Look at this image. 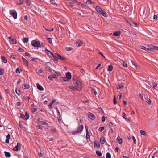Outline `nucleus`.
<instances>
[{"label":"nucleus","mask_w":158,"mask_h":158,"mask_svg":"<svg viewBox=\"0 0 158 158\" xmlns=\"http://www.w3.org/2000/svg\"><path fill=\"white\" fill-rule=\"evenodd\" d=\"M21 148V144L19 143H18L17 145L14 148L13 150L17 151L20 150Z\"/></svg>","instance_id":"7"},{"label":"nucleus","mask_w":158,"mask_h":158,"mask_svg":"<svg viewBox=\"0 0 158 158\" xmlns=\"http://www.w3.org/2000/svg\"><path fill=\"white\" fill-rule=\"evenodd\" d=\"M95 9L96 11L99 13L100 14L102 11V10L99 6H97L96 7Z\"/></svg>","instance_id":"16"},{"label":"nucleus","mask_w":158,"mask_h":158,"mask_svg":"<svg viewBox=\"0 0 158 158\" xmlns=\"http://www.w3.org/2000/svg\"><path fill=\"white\" fill-rule=\"evenodd\" d=\"M152 51L153 52H155V50H158V47L152 45Z\"/></svg>","instance_id":"21"},{"label":"nucleus","mask_w":158,"mask_h":158,"mask_svg":"<svg viewBox=\"0 0 158 158\" xmlns=\"http://www.w3.org/2000/svg\"><path fill=\"white\" fill-rule=\"evenodd\" d=\"M140 48L146 51H152V46L151 47L149 48H147L143 46H140Z\"/></svg>","instance_id":"6"},{"label":"nucleus","mask_w":158,"mask_h":158,"mask_svg":"<svg viewBox=\"0 0 158 158\" xmlns=\"http://www.w3.org/2000/svg\"><path fill=\"white\" fill-rule=\"evenodd\" d=\"M152 85L153 86V88L155 89H156L157 87V85L156 83H155V82H154L152 83Z\"/></svg>","instance_id":"36"},{"label":"nucleus","mask_w":158,"mask_h":158,"mask_svg":"<svg viewBox=\"0 0 158 158\" xmlns=\"http://www.w3.org/2000/svg\"><path fill=\"white\" fill-rule=\"evenodd\" d=\"M66 77L69 79L71 78V74L70 72H68L66 73Z\"/></svg>","instance_id":"25"},{"label":"nucleus","mask_w":158,"mask_h":158,"mask_svg":"<svg viewBox=\"0 0 158 158\" xmlns=\"http://www.w3.org/2000/svg\"><path fill=\"white\" fill-rule=\"evenodd\" d=\"M4 153L5 154L6 157H10L11 156L9 152L4 151Z\"/></svg>","instance_id":"20"},{"label":"nucleus","mask_w":158,"mask_h":158,"mask_svg":"<svg viewBox=\"0 0 158 158\" xmlns=\"http://www.w3.org/2000/svg\"><path fill=\"white\" fill-rule=\"evenodd\" d=\"M37 87L38 89L40 91H43L44 90V88L39 84H37Z\"/></svg>","instance_id":"18"},{"label":"nucleus","mask_w":158,"mask_h":158,"mask_svg":"<svg viewBox=\"0 0 158 158\" xmlns=\"http://www.w3.org/2000/svg\"><path fill=\"white\" fill-rule=\"evenodd\" d=\"M114 98L113 100V103L114 104H116L117 103L116 98L115 96H114Z\"/></svg>","instance_id":"45"},{"label":"nucleus","mask_w":158,"mask_h":158,"mask_svg":"<svg viewBox=\"0 0 158 158\" xmlns=\"http://www.w3.org/2000/svg\"><path fill=\"white\" fill-rule=\"evenodd\" d=\"M121 32L118 31H117L116 32H114L113 33V35L115 36H118L120 35Z\"/></svg>","instance_id":"27"},{"label":"nucleus","mask_w":158,"mask_h":158,"mask_svg":"<svg viewBox=\"0 0 158 158\" xmlns=\"http://www.w3.org/2000/svg\"><path fill=\"white\" fill-rule=\"evenodd\" d=\"M45 52L49 56L52 57L53 55V53L52 52L47 49H45Z\"/></svg>","instance_id":"9"},{"label":"nucleus","mask_w":158,"mask_h":158,"mask_svg":"<svg viewBox=\"0 0 158 158\" xmlns=\"http://www.w3.org/2000/svg\"><path fill=\"white\" fill-rule=\"evenodd\" d=\"M69 5L71 7H73L74 6L73 3V2H69Z\"/></svg>","instance_id":"49"},{"label":"nucleus","mask_w":158,"mask_h":158,"mask_svg":"<svg viewBox=\"0 0 158 158\" xmlns=\"http://www.w3.org/2000/svg\"><path fill=\"white\" fill-rule=\"evenodd\" d=\"M23 42L24 43H27L28 41V38H24L23 40Z\"/></svg>","instance_id":"37"},{"label":"nucleus","mask_w":158,"mask_h":158,"mask_svg":"<svg viewBox=\"0 0 158 158\" xmlns=\"http://www.w3.org/2000/svg\"><path fill=\"white\" fill-rule=\"evenodd\" d=\"M106 158H111V155L110 153H107L106 155Z\"/></svg>","instance_id":"41"},{"label":"nucleus","mask_w":158,"mask_h":158,"mask_svg":"<svg viewBox=\"0 0 158 158\" xmlns=\"http://www.w3.org/2000/svg\"><path fill=\"white\" fill-rule=\"evenodd\" d=\"M123 117L125 119H126L127 118H126V114L124 112H123Z\"/></svg>","instance_id":"47"},{"label":"nucleus","mask_w":158,"mask_h":158,"mask_svg":"<svg viewBox=\"0 0 158 158\" xmlns=\"http://www.w3.org/2000/svg\"><path fill=\"white\" fill-rule=\"evenodd\" d=\"M16 73H20V71L19 70V68H18L16 69Z\"/></svg>","instance_id":"57"},{"label":"nucleus","mask_w":158,"mask_h":158,"mask_svg":"<svg viewBox=\"0 0 158 158\" xmlns=\"http://www.w3.org/2000/svg\"><path fill=\"white\" fill-rule=\"evenodd\" d=\"M48 42L50 43H52V40L50 38H48Z\"/></svg>","instance_id":"52"},{"label":"nucleus","mask_w":158,"mask_h":158,"mask_svg":"<svg viewBox=\"0 0 158 158\" xmlns=\"http://www.w3.org/2000/svg\"><path fill=\"white\" fill-rule=\"evenodd\" d=\"M70 0L75 3H77V2H78L77 1V0Z\"/></svg>","instance_id":"62"},{"label":"nucleus","mask_w":158,"mask_h":158,"mask_svg":"<svg viewBox=\"0 0 158 158\" xmlns=\"http://www.w3.org/2000/svg\"><path fill=\"white\" fill-rule=\"evenodd\" d=\"M29 117V115L27 113H26L24 115V119L27 120L28 119Z\"/></svg>","instance_id":"32"},{"label":"nucleus","mask_w":158,"mask_h":158,"mask_svg":"<svg viewBox=\"0 0 158 158\" xmlns=\"http://www.w3.org/2000/svg\"><path fill=\"white\" fill-rule=\"evenodd\" d=\"M103 16L107 17L108 16V15L106 14V13L103 10L100 13Z\"/></svg>","instance_id":"19"},{"label":"nucleus","mask_w":158,"mask_h":158,"mask_svg":"<svg viewBox=\"0 0 158 158\" xmlns=\"http://www.w3.org/2000/svg\"><path fill=\"white\" fill-rule=\"evenodd\" d=\"M104 127H100L99 129V131H102L104 130Z\"/></svg>","instance_id":"50"},{"label":"nucleus","mask_w":158,"mask_h":158,"mask_svg":"<svg viewBox=\"0 0 158 158\" xmlns=\"http://www.w3.org/2000/svg\"><path fill=\"white\" fill-rule=\"evenodd\" d=\"M51 2L53 4H56L55 0H50Z\"/></svg>","instance_id":"61"},{"label":"nucleus","mask_w":158,"mask_h":158,"mask_svg":"<svg viewBox=\"0 0 158 158\" xmlns=\"http://www.w3.org/2000/svg\"><path fill=\"white\" fill-rule=\"evenodd\" d=\"M46 69V70L47 71H49L50 72H51V69H50L49 67H46V69Z\"/></svg>","instance_id":"56"},{"label":"nucleus","mask_w":158,"mask_h":158,"mask_svg":"<svg viewBox=\"0 0 158 158\" xmlns=\"http://www.w3.org/2000/svg\"><path fill=\"white\" fill-rule=\"evenodd\" d=\"M95 9L96 11L99 13L100 14L102 11V10L99 6H97L96 7Z\"/></svg>","instance_id":"14"},{"label":"nucleus","mask_w":158,"mask_h":158,"mask_svg":"<svg viewBox=\"0 0 158 158\" xmlns=\"http://www.w3.org/2000/svg\"><path fill=\"white\" fill-rule=\"evenodd\" d=\"M73 79L76 90H81L82 87V84L81 81L78 80L76 77L73 78Z\"/></svg>","instance_id":"1"},{"label":"nucleus","mask_w":158,"mask_h":158,"mask_svg":"<svg viewBox=\"0 0 158 158\" xmlns=\"http://www.w3.org/2000/svg\"><path fill=\"white\" fill-rule=\"evenodd\" d=\"M8 38L11 40L10 41L9 40V41L10 43L14 44H15L16 43V42L15 40L13 39H11V37H9Z\"/></svg>","instance_id":"17"},{"label":"nucleus","mask_w":158,"mask_h":158,"mask_svg":"<svg viewBox=\"0 0 158 158\" xmlns=\"http://www.w3.org/2000/svg\"><path fill=\"white\" fill-rule=\"evenodd\" d=\"M128 62H129V63H130V62L133 65H134V68H136V65L133 63V61L132 60H130L129 61V62L128 61Z\"/></svg>","instance_id":"42"},{"label":"nucleus","mask_w":158,"mask_h":158,"mask_svg":"<svg viewBox=\"0 0 158 158\" xmlns=\"http://www.w3.org/2000/svg\"><path fill=\"white\" fill-rule=\"evenodd\" d=\"M69 88L70 89H71L72 90H76V87L75 88V87L73 86H70L69 87Z\"/></svg>","instance_id":"43"},{"label":"nucleus","mask_w":158,"mask_h":158,"mask_svg":"<svg viewBox=\"0 0 158 158\" xmlns=\"http://www.w3.org/2000/svg\"><path fill=\"white\" fill-rule=\"evenodd\" d=\"M56 101V99H53L49 105H48V107L50 109H52V105Z\"/></svg>","instance_id":"13"},{"label":"nucleus","mask_w":158,"mask_h":158,"mask_svg":"<svg viewBox=\"0 0 158 158\" xmlns=\"http://www.w3.org/2000/svg\"><path fill=\"white\" fill-rule=\"evenodd\" d=\"M76 45L77 46V47L81 46L83 44V42L81 40H77L76 41Z\"/></svg>","instance_id":"12"},{"label":"nucleus","mask_w":158,"mask_h":158,"mask_svg":"<svg viewBox=\"0 0 158 158\" xmlns=\"http://www.w3.org/2000/svg\"><path fill=\"white\" fill-rule=\"evenodd\" d=\"M2 60V61L4 63H6L7 62L6 59L5 58V57L4 56H2L1 57Z\"/></svg>","instance_id":"29"},{"label":"nucleus","mask_w":158,"mask_h":158,"mask_svg":"<svg viewBox=\"0 0 158 158\" xmlns=\"http://www.w3.org/2000/svg\"><path fill=\"white\" fill-rule=\"evenodd\" d=\"M40 123L42 125H47L48 124L47 123L43 121H41L40 122Z\"/></svg>","instance_id":"44"},{"label":"nucleus","mask_w":158,"mask_h":158,"mask_svg":"<svg viewBox=\"0 0 158 158\" xmlns=\"http://www.w3.org/2000/svg\"><path fill=\"white\" fill-rule=\"evenodd\" d=\"M83 126L82 125L79 126L76 131H73L72 132L73 135H75L78 133H80L82 131L83 129Z\"/></svg>","instance_id":"2"},{"label":"nucleus","mask_w":158,"mask_h":158,"mask_svg":"<svg viewBox=\"0 0 158 158\" xmlns=\"http://www.w3.org/2000/svg\"><path fill=\"white\" fill-rule=\"evenodd\" d=\"M123 87V85H119L117 86L116 89H117L118 90L121 89Z\"/></svg>","instance_id":"39"},{"label":"nucleus","mask_w":158,"mask_h":158,"mask_svg":"<svg viewBox=\"0 0 158 158\" xmlns=\"http://www.w3.org/2000/svg\"><path fill=\"white\" fill-rule=\"evenodd\" d=\"M63 78L64 80L65 81H67L69 79H68V78H67L66 77H64Z\"/></svg>","instance_id":"53"},{"label":"nucleus","mask_w":158,"mask_h":158,"mask_svg":"<svg viewBox=\"0 0 158 158\" xmlns=\"http://www.w3.org/2000/svg\"><path fill=\"white\" fill-rule=\"evenodd\" d=\"M21 82V80L20 79H19L17 82V84H19Z\"/></svg>","instance_id":"58"},{"label":"nucleus","mask_w":158,"mask_h":158,"mask_svg":"<svg viewBox=\"0 0 158 158\" xmlns=\"http://www.w3.org/2000/svg\"><path fill=\"white\" fill-rule=\"evenodd\" d=\"M95 9L96 11L99 13L100 14L102 11V10L99 6H97L96 7Z\"/></svg>","instance_id":"15"},{"label":"nucleus","mask_w":158,"mask_h":158,"mask_svg":"<svg viewBox=\"0 0 158 158\" xmlns=\"http://www.w3.org/2000/svg\"><path fill=\"white\" fill-rule=\"evenodd\" d=\"M132 138H133V140H134V143L135 144H136V140L135 138V137L134 136H133Z\"/></svg>","instance_id":"54"},{"label":"nucleus","mask_w":158,"mask_h":158,"mask_svg":"<svg viewBox=\"0 0 158 158\" xmlns=\"http://www.w3.org/2000/svg\"><path fill=\"white\" fill-rule=\"evenodd\" d=\"M77 4L78 5L81 6L82 7H84L85 8L87 7L86 5L85 4H83L81 2H78Z\"/></svg>","instance_id":"24"},{"label":"nucleus","mask_w":158,"mask_h":158,"mask_svg":"<svg viewBox=\"0 0 158 158\" xmlns=\"http://www.w3.org/2000/svg\"><path fill=\"white\" fill-rule=\"evenodd\" d=\"M3 70H2L1 69H0V75L3 74Z\"/></svg>","instance_id":"59"},{"label":"nucleus","mask_w":158,"mask_h":158,"mask_svg":"<svg viewBox=\"0 0 158 158\" xmlns=\"http://www.w3.org/2000/svg\"><path fill=\"white\" fill-rule=\"evenodd\" d=\"M96 154L98 156H100L102 155V153L101 152L98 151H96Z\"/></svg>","instance_id":"35"},{"label":"nucleus","mask_w":158,"mask_h":158,"mask_svg":"<svg viewBox=\"0 0 158 158\" xmlns=\"http://www.w3.org/2000/svg\"><path fill=\"white\" fill-rule=\"evenodd\" d=\"M58 73H55L53 74H52L50 75V76H48V78L49 80L52 81L53 78H57V75H58Z\"/></svg>","instance_id":"4"},{"label":"nucleus","mask_w":158,"mask_h":158,"mask_svg":"<svg viewBox=\"0 0 158 158\" xmlns=\"http://www.w3.org/2000/svg\"><path fill=\"white\" fill-rule=\"evenodd\" d=\"M52 56L54 57L55 58H56L58 59H59V57H60V55L56 53H55L54 55L53 54V55Z\"/></svg>","instance_id":"28"},{"label":"nucleus","mask_w":158,"mask_h":158,"mask_svg":"<svg viewBox=\"0 0 158 158\" xmlns=\"http://www.w3.org/2000/svg\"><path fill=\"white\" fill-rule=\"evenodd\" d=\"M43 72V71L42 70H39L37 72V73L38 74H40V73H42Z\"/></svg>","instance_id":"46"},{"label":"nucleus","mask_w":158,"mask_h":158,"mask_svg":"<svg viewBox=\"0 0 158 158\" xmlns=\"http://www.w3.org/2000/svg\"><path fill=\"white\" fill-rule=\"evenodd\" d=\"M85 127L86 129V137L87 140H88L90 138L89 134L88 131V127L86 126H85Z\"/></svg>","instance_id":"10"},{"label":"nucleus","mask_w":158,"mask_h":158,"mask_svg":"<svg viewBox=\"0 0 158 158\" xmlns=\"http://www.w3.org/2000/svg\"><path fill=\"white\" fill-rule=\"evenodd\" d=\"M31 44L34 47H40L41 46V44L39 42L36 41V40H33L31 42Z\"/></svg>","instance_id":"3"},{"label":"nucleus","mask_w":158,"mask_h":158,"mask_svg":"<svg viewBox=\"0 0 158 158\" xmlns=\"http://www.w3.org/2000/svg\"><path fill=\"white\" fill-rule=\"evenodd\" d=\"M123 66H124V67H127V64L125 62H123Z\"/></svg>","instance_id":"51"},{"label":"nucleus","mask_w":158,"mask_h":158,"mask_svg":"<svg viewBox=\"0 0 158 158\" xmlns=\"http://www.w3.org/2000/svg\"><path fill=\"white\" fill-rule=\"evenodd\" d=\"M10 13L12 15L13 17L15 19L17 18V13L16 11L14 10H11L10 11Z\"/></svg>","instance_id":"5"},{"label":"nucleus","mask_w":158,"mask_h":158,"mask_svg":"<svg viewBox=\"0 0 158 158\" xmlns=\"http://www.w3.org/2000/svg\"><path fill=\"white\" fill-rule=\"evenodd\" d=\"M72 49H73V48L71 47H68V48H66V50L67 51L71 50H72Z\"/></svg>","instance_id":"55"},{"label":"nucleus","mask_w":158,"mask_h":158,"mask_svg":"<svg viewBox=\"0 0 158 158\" xmlns=\"http://www.w3.org/2000/svg\"><path fill=\"white\" fill-rule=\"evenodd\" d=\"M37 110V109H36L34 108L32 109V112H35Z\"/></svg>","instance_id":"63"},{"label":"nucleus","mask_w":158,"mask_h":158,"mask_svg":"<svg viewBox=\"0 0 158 158\" xmlns=\"http://www.w3.org/2000/svg\"><path fill=\"white\" fill-rule=\"evenodd\" d=\"M140 132L141 134L142 135H144L145 134V132L143 130H141Z\"/></svg>","instance_id":"48"},{"label":"nucleus","mask_w":158,"mask_h":158,"mask_svg":"<svg viewBox=\"0 0 158 158\" xmlns=\"http://www.w3.org/2000/svg\"><path fill=\"white\" fill-rule=\"evenodd\" d=\"M60 57H59V59H60L63 60H66V58L65 57H63V56H62L60 55Z\"/></svg>","instance_id":"40"},{"label":"nucleus","mask_w":158,"mask_h":158,"mask_svg":"<svg viewBox=\"0 0 158 158\" xmlns=\"http://www.w3.org/2000/svg\"><path fill=\"white\" fill-rule=\"evenodd\" d=\"M7 139H10V134H8L6 136Z\"/></svg>","instance_id":"60"},{"label":"nucleus","mask_w":158,"mask_h":158,"mask_svg":"<svg viewBox=\"0 0 158 158\" xmlns=\"http://www.w3.org/2000/svg\"><path fill=\"white\" fill-rule=\"evenodd\" d=\"M26 3L27 6H30L31 5V2L29 0H26Z\"/></svg>","instance_id":"34"},{"label":"nucleus","mask_w":158,"mask_h":158,"mask_svg":"<svg viewBox=\"0 0 158 158\" xmlns=\"http://www.w3.org/2000/svg\"><path fill=\"white\" fill-rule=\"evenodd\" d=\"M23 88L24 89H27L29 88V86L27 85L23 84Z\"/></svg>","instance_id":"38"},{"label":"nucleus","mask_w":158,"mask_h":158,"mask_svg":"<svg viewBox=\"0 0 158 158\" xmlns=\"http://www.w3.org/2000/svg\"><path fill=\"white\" fill-rule=\"evenodd\" d=\"M93 3V2L91 0H88L86 2V4H92Z\"/></svg>","instance_id":"31"},{"label":"nucleus","mask_w":158,"mask_h":158,"mask_svg":"<svg viewBox=\"0 0 158 158\" xmlns=\"http://www.w3.org/2000/svg\"><path fill=\"white\" fill-rule=\"evenodd\" d=\"M127 22L130 24L131 26L135 27H138L137 24L135 23L129 21L127 20Z\"/></svg>","instance_id":"11"},{"label":"nucleus","mask_w":158,"mask_h":158,"mask_svg":"<svg viewBox=\"0 0 158 158\" xmlns=\"http://www.w3.org/2000/svg\"><path fill=\"white\" fill-rule=\"evenodd\" d=\"M94 147H96L97 148H99L100 147V144L98 142H95L94 143Z\"/></svg>","instance_id":"22"},{"label":"nucleus","mask_w":158,"mask_h":158,"mask_svg":"<svg viewBox=\"0 0 158 158\" xmlns=\"http://www.w3.org/2000/svg\"><path fill=\"white\" fill-rule=\"evenodd\" d=\"M105 138L103 137H102L100 139V142L102 144H103L105 143Z\"/></svg>","instance_id":"26"},{"label":"nucleus","mask_w":158,"mask_h":158,"mask_svg":"<svg viewBox=\"0 0 158 158\" xmlns=\"http://www.w3.org/2000/svg\"><path fill=\"white\" fill-rule=\"evenodd\" d=\"M22 60L24 63H26V66H28V62L27 60L25 59L23 57Z\"/></svg>","instance_id":"30"},{"label":"nucleus","mask_w":158,"mask_h":158,"mask_svg":"<svg viewBox=\"0 0 158 158\" xmlns=\"http://www.w3.org/2000/svg\"><path fill=\"white\" fill-rule=\"evenodd\" d=\"M116 140L118 141L119 144H121L122 143V140L121 138L119 137V136H118Z\"/></svg>","instance_id":"23"},{"label":"nucleus","mask_w":158,"mask_h":158,"mask_svg":"<svg viewBox=\"0 0 158 158\" xmlns=\"http://www.w3.org/2000/svg\"><path fill=\"white\" fill-rule=\"evenodd\" d=\"M88 117L91 119L94 120L95 119V116L92 113L90 112L88 114Z\"/></svg>","instance_id":"8"},{"label":"nucleus","mask_w":158,"mask_h":158,"mask_svg":"<svg viewBox=\"0 0 158 158\" xmlns=\"http://www.w3.org/2000/svg\"><path fill=\"white\" fill-rule=\"evenodd\" d=\"M157 18V16L156 15H154L153 16V19H156Z\"/></svg>","instance_id":"64"},{"label":"nucleus","mask_w":158,"mask_h":158,"mask_svg":"<svg viewBox=\"0 0 158 158\" xmlns=\"http://www.w3.org/2000/svg\"><path fill=\"white\" fill-rule=\"evenodd\" d=\"M113 69V66L112 65H110L108 67V71H111Z\"/></svg>","instance_id":"33"}]
</instances>
